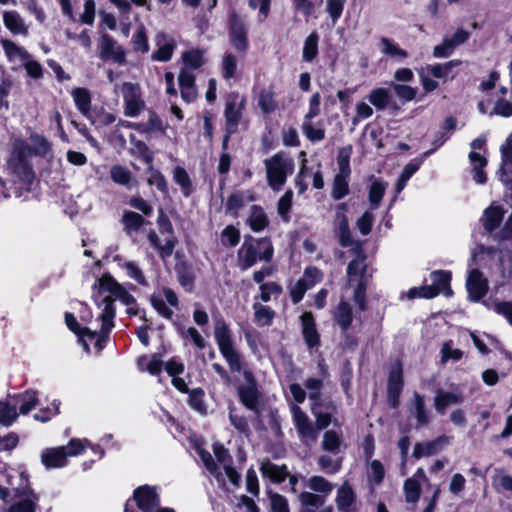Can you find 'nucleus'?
<instances>
[{
	"mask_svg": "<svg viewBox=\"0 0 512 512\" xmlns=\"http://www.w3.org/2000/svg\"><path fill=\"white\" fill-rule=\"evenodd\" d=\"M379 47L384 55L397 60H404L407 57V52L397 46L391 39L382 37L379 42Z\"/></svg>",
	"mask_w": 512,
	"mask_h": 512,
	"instance_id": "obj_29",
	"label": "nucleus"
},
{
	"mask_svg": "<svg viewBox=\"0 0 512 512\" xmlns=\"http://www.w3.org/2000/svg\"><path fill=\"white\" fill-rule=\"evenodd\" d=\"M469 159L474 164V172H475L474 179H475V181L480 184L485 183L487 178H486L485 173L483 172V168L487 164L486 158L476 152H470Z\"/></svg>",
	"mask_w": 512,
	"mask_h": 512,
	"instance_id": "obj_34",
	"label": "nucleus"
},
{
	"mask_svg": "<svg viewBox=\"0 0 512 512\" xmlns=\"http://www.w3.org/2000/svg\"><path fill=\"white\" fill-rule=\"evenodd\" d=\"M354 500H355V494L353 492V489L349 485V483L346 481L338 489L337 497H336L337 507L339 510H342L344 512H349L350 507L354 503Z\"/></svg>",
	"mask_w": 512,
	"mask_h": 512,
	"instance_id": "obj_24",
	"label": "nucleus"
},
{
	"mask_svg": "<svg viewBox=\"0 0 512 512\" xmlns=\"http://www.w3.org/2000/svg\"><path fill=\"white\" fill-rule=\"evenodd\" d=\"M122 221L124 229L128 233L131 231H138L145 222L144 218L140 214L132 211L124 212Z\"/></svg>",
	"mask_w": 512,
	"mask_h": 512,
	"instance_id": "obj_40",
	"label": "nucleus"
},
{
	"mask_svg": "<svg viewBox=\"0 0 512 512\" xmlns=\"http://www.w3.org/2000/svg\"><path fill=\"white\" fill-rule=\"evenodd\" d=\"M3 21L6 28L13 34L26 35L28 32V27L25 25L20 15L15 11L4 12Z\"/></svg>",
	"mask_w": 512,
	"mask_h": 512,
	"instance_id": "obj_22",
	"label": "nucleus"
},
{
	"mask_svg": "<svg viewBox=\"0 0 512 512\" xmlns=\"http://www.w3.org/2000/svg\"><path fill=\"white\" fill-rule=\"evenodd\" d=\"M334 319L342 331L346 332L353 321L351 306L346 302H340L334 313Z\"/></svg>",
	"mask_w": 512,
	"mask_h": 512,
	"instance_id": "obj_25",
	"label": "nucleus"
},
{
	"mask_svg": "<svg viewBox=\"0 0 512 512\" xmlns=\"http://www.w3.org/2000/svg\"><path fill=\"white\" fill-rule=\"evenodd\" d=\"M238 254L241 268L247 269L252 267L258 259L269 262L273 256V247L267 239L245 241Z\"/></svg>",
	"mask_w": 512,
	"mask_h": 512,
	"instance_id": "obj_5",
	"label": "nucleus"
},
{
	"mask_svg": "<svg viewBox=\"0 0 512 512\" xmlns=\"http://www.w3.org/2000/svg\"><path fill=\"white\" fill-rule=\"evenodd\" d=\"M293 421L300 439L307 445L316 442L318 433L308 416L298 405L292 407Z\"/></svg>",
	"mask_w": 512,
	"mask_h": 512,
	"instance_id": "obj_7",
	"label": "nucleus"
},
{
	"mask_svg": "<svg viewBox=\"0 0 512 512\" xmlns=\"http://www.w3.org/2000/svg\"><path fill=\"white\" fill-rule=\"evenodd\" d=\"M134 500L137 506L144 512H150L159 504V498L155 488L147 485L135 490Z\"/></svg>",
	"mask_w": 512,
	"mask_h": 512,
	"instance_id": "obj_13",
	"label": "nucleus"
},
{
	"mask_svg": "<svg viewBox=\"0 0 512 512\" xmlns=\"http://www.w3.org/2000/svg\"><path fill=\"white\" fill-rule=\"evenodd\" d=\"M305 387L309 391V399L313 402L312 405L318 406L320 401V391L323 387L322 380L309 378L305 382Z\"/></svg>",
	"mask_w": 512,
	"mask_h": 512,
	"instance_id": "obj_47",
	"label": "nucleus"
},
{
	"mask_svg": "<svg viewBox=\"0 0 512 512\" xmlns=\"http://www.w3.org/2000/svg\"><path fill=\"white\" fill-rule=\"evenodd\" d=\"M72 96L78 110L83 115H87L90 111L91 106V96L89 91L85 88H75L72 91Z\"/></svg>",
	"mask_w": 512,
	"mask_h": 512,
	"instance_id": "obj_31",
	"label": "nucleus"
},
{
	"mask_svg": "<svg viewBox=\"0 0 512 512\" xmlns=\"http://www.w3.org/2000/svg\"><path fill=\"white\" fill-rule=\"evenodd\" d=\"M466 286L469 292V297L473 301L480 300L486 294L488 289L487 280L483 278L482 273L477 269L470 272Z\"/></svg>",
	"mask_w": 512,
	"mask_h": 512,
	"instance_id": "obj_14",
	"label": "nucleus"
},
{
	"mask_svg": "<svg viewBox=\"0 0 512 512\" xmlns=\"http://www.w3.org/2000/svg\"><path fill=\"white\" fill-rule=\"evenodd\" d=\"M85 448L82 440L73 438L65 446L45 449L41 454V463L48 469L65 467L68 457L80 455Z\"/></svg>",
	"mask_w": 512,
	"mask_h": 512,
	"instance_id": "obj_3",
	"label": "nucleus"
},
{
	"mask_svg": "<svg viewBox=\"0 0 512 512\" xmlns=\"http://www.w3.org/2000/svg\"><path fill=\"white\" fill-rule=\"evenodd\" d=\"M267 181L274 191H279L284 186L287 176L294 170V162L282 153L273 155L264 161Z\"/></svg>",
	"mask_w": 512,
	"mask_h": 512,
	"instance_id": "obj_4",
	"label": "nucleus"
},
{
	"mask_svg": "<svg viewBox=\"0 0 512 512\" xmlns=\"http://www.w3.org/2000/svg\"><path fill=\"white\" fill-rule=\"evenodd\" d=\"M501 152L502 165L500 172L502 175H504L506 171H510L512 173V141L508 140L505 145L502 146Z\"/></svg>",
	"mask_w": 512,
	"mask_h": 512,
	"instance_id": "obj_50",
	"label": "nucleus"
},
{
	"mask_svg": "<svg viewBox=\"0 0 512 512\" xmlns=\"http://www.w3.org/2000/svg\"><path fill=\"white\" fill-rule=\"evenodd\" d=\"M432 285L439 290V293L444 294L446 297L452 295V289L450 287L451 274L446 271H435L431 274Z\"/></svg>",
	"mask_w": 512,
	"mask_h": 512,
	"instance_id": "obj_26",
	"label": "nucleus"
},
{
	"mask_svg": "<svg viewBox=\"0 0 512 512\" xmlns=\"http://www.w3.org/2000/svg\"><path fill=\"white\" fill-rule=\"evenodd\" d=\"M346 210V203H341L338 205L337 218L339 220V224L337 229V235L339 242L343 247H350L353 245L354 241L350 232L348 219L345 215Z\"/></svg>",
	"mask_w": 512,
	"mask_h": 512,
	"instance_id": "obj_15",
	"label": "nucleus"
},
{
	"mask_svg": "<svg viewBox=\"0 0 512 512\" xmlns=\"http://www.w3.org/2000/svg\"><path fill=\"white\" fill-rule=\"evenodd\" d=\"M149 185H154L162 193H167V182L164 176L157 170L150 169V176L148 177Z\"/></svg>",
	"mask_w": 512,
	"mask_h": 512,
	"instance_id": "obj_59",
	"label": "nucleus"
},
{
	"mask_svg": "<svg viewBox=\"0 0 512 512\" xmlns=\"http://www.w3.org/2000/svg\"><path fill=\"white\" fill-rule=\"evenodd\" d=\"M366 271L365 264V256L362 254H358V256L353 259L347 267V275L352 280L353 277L360 276L362 277Z\"/></svg>",
	"mask_w": 512,
	"mask_h": 512,
	"instance_id": "obj_46",
	"label": "nucleus"
},
{
	"mask_svg": "<svg viewBox=\"0 0 512 512\" xmlns=\"http://www.w3.org/2000/svg\"><path fill=\"white\" fill-rule=\"evenodd\" d=\"M258 105L263 113L269 114L278 108V103L274 99V94L271 91L262 90L258 97Z\"/></svg>",
	"mask_w": 512,
	"mask_h": 512,
	"instance_id": "obj_39",
	"label": "nucleus"
},
{
	"mask_svg": "<svg viewBox=\"0 0 512 512\" xmlns=\"http://www.w3.org/2000/svg\"><path fill=\"white\" fill-rule=\"evenodd\" d=\"M301 506L306 512H317L325 503V496L304 491L299 495Z\"/></svg>",
	"mask_w": 512,
	"mask_h": 512,
	"instance_id": "obj_23",
	"label": "nucleus"
},
{
	"mask_svg": "<svg viewBox=\"0 0 512 512\" xmlns=\"http://www.w3.org/2000/svg\"><path fill=\"white\" fill-rule=\"evenodd\" d=\"M148 240L150 244L158 251L162 259H166L172 255L177 243L176 238L171 236L166 239L164 244H161L158 234L154 230H151L148 233Z\"/></svg>",
	"mask_w": 512,
	"mask_h": 512,
	"instance_id": "obj_19",
	"label": "nucleus"
},
{
	"mask_svg": "<svg viewBox=\"0 0 512 512\" xmlns=\"http://www.w3.org/2000/svg\"><path fill=\"white\" fill-rule=\"evenodd\" d=\"M373 221L374 215L370 211L364 212L362 216L358 218L356 226L363 236L368 235L371 232Z\"/></svg>",
	"mask_w": 512,
	"mask_h": 512,
	"instance_id": "obj_54",
	"label": "nucleus"
},
{
	"mask_svg": "<svg viewBox=\"0 0 512 512\" xmlns=\"http://www.w3.org/2000/svg\"><path fill=\"white\" fill-rule=\"evenodd\" d=\"M174 181L181 187L184 196H189L192 191V182L187 171L181 167L176 166L173 171Z\"/></svg>",
	"mask_w": 512,
	"mask_h": 512,
	"instance_id": "obj_33",
	"label": "nucleus"
},
{
	"mask_svg": "<svg viewBox=\"0 0 512 512\" xmlns=\"http://www.w3.org/2000/svg\"><path fill=\"white\" fill-rule=\"evenodd\" d=\"M111 178L119 184H127L131 179L130 172L122 166H114L111 169Z\"/></svg>",
	"mask_w": 512,
	"mask_h": 512,
	"instance_id": "obj_60",
	"label": "nucleus"
},
{
	"mask_svg": "<svg viewBox=\"0 0 512 512\" xmlns=\"http://www.w3.org/2000/svg\"><path fill=\"white\" fill-rule=\"evenodd\" d=\"M244 378L246 383L238 389L239 398L246 408L259 415L260 393L256 387V381L249 371L244 372Z\"/></svg>",
	"mask_w": 512,
	"mask_h": 512,
	"instance_id": "obj_8",
	"label": "nucleus"
},
{
	"mask_svg": "<svg viewBox=\"0 0 512 512\" xmlns=\"http://www.w3.org/2000/svg\"><path fill=\"white\" fill-rule=\"evenodd\" d=\"M341 443L342 442L338 434L333 430H329L324 433L321 445L323 450L325 451L331 453H338L340 450Z\"/></svg>",
	"mask_w": 512,
	"mask_h": 512,
	"instance_id": "obj_42",
	"label": "nucleus"
},
{
	"mask_svg": "<svg viewBox=\"0 0 512 512\" xmlns=\"http://www.w3.org/2000/svg\"><path fill=\"white\" fill-rule=\"evenodd\" d=\"M387 188V183L380 179H376L369 187L368 199L372 209H377L382 201Z\"/></svg>",
	"mask_w": 512,
	"mask_h": 512,
	"instance_id": "obj_28",
	"label": "nucleus"
},
{
	"mask_svg": "<svg viewBox=\"0 0 512 512\" xmlns=\"http://www.w3.org/2000/svg\"><path fill=\"white\" fill-rule=\"evenodd\" d=\"M230 40L236 50L245 52L248 48L247 30L244 22L236 13L230 15Z\"/></svg>",
	"mask_w": 512,
	"mask_h": 512,
	"instance_id": "obj_9",
	"label": "nucleus"
},
{
	"mask_svg": "<svg viewBox=\"0 0 512 512\" xmlns=\"http://www.w3.org/2000/svg\"><path fill=\"white\" fill-rule=\"evenodd\" d=\"M292 191L288 190L278 201V213L287 220L288 212L292 204Z\"/></svg>",
	"mask_w": 512,
	"mask_h": 512,
	"instance_id": "obj_63",
	"label": "nucleus"
},
{
	"mask_svg": "<svg viewBox=\"0 0 512 512\" xmlns=\"http://www.w3.org/2000/svg\"><path fill=\"white\" fill-rule=\"evenodd\" d=\"M352 154V146L348 145L339 149L337 156V164L339 172L337 174L350 175V157Z\"/></svg>",
	"mask_w": 512,
	"mask_h": 512,
	"instance_id": "obj_41",
	"label": "nucleus"
},
{
	"mask_svg": "<svg viewBox=\"0 0 512 512\" xmlns=\"http://www.w3.org/2000/svg\"><path fill=\"white\" fill-rule=\"evenodd\" d=\"M313 281L308 282L306 279H299L291 289V299L294 303H298L303 298L305 292L312 287Z\"/></svg>",
	"mask_w": 512,
	"mask_h": 512,
	"instance_id": "obj_49",
	"label": "nucleus"
},
{
	"mask_svg": "<svg viewBox=\"0 0 512 512\" xmlns=\"http://www.w3.org/2000/svg\"><path fill=\"white\" fill-rule=\"evenodd\" d=\"M108 292L110 295L106 296L102 300V304L104 305L103 311L99 316V319L102 322L100 335L97 340L96 345L99 349L102 348L101 342H104L108 338V334L113 324V318L115 316V309L113 306L114 300L121 301L124 305L130 306L135 303L134 297L127 292V290L120 285L115 279L110 275H104L99 280V293Z\"/></svg>",
	"mask_w": 512,
	"mask_h": 512,
	"instance_id": "obj_1",
	"label": "nucleus"
},
{
	"mask_svg": "<svg viewBox=\"0 0 512 512\" xmlns=\"http://www.w3.org/2000/svg\"><path fill=\"white\" fill-rule=\"evenodd\" d=\"M182 59L186 66H189L193 69L199 68L204 63L202 53L198 50L184 52Z\"/></svg>",
	"mask_w": 512,
	"mask_h": 512,
	"instance_id": "obj_53",
	"label": "nucleus"
},
{
	"mask_svg": "<svg viewBox=\"0 0 512 512\" xmlns=\"http://www.w3.org/2000/svg\"><path fill=\"white\" fill-rule=\"evenodd\" d=\"M307 486L310 490L323 496L330 494L333 490V485L322 476H312L308 480Z\"/></svg>",
	"mask_w": 512,
	"mask_h": 512,
	"instance_id": "obj_36",
	"label": "nucleus"
},
{
	"mask_svg": "<svg viewBox=\"0 0 512 512\" xmlns=\"http://www.w3.org/2000/svg\"><path fill=\"white\" fill-rule=\"evenodd\" d=\"M1 44L5 50L6 55L10 60L18 59L22 62H26L30 57V54L22 47L16 45L14 42L8 39H3Z\"/></svg>",
	"mask_w": 512,
	"mask_h": 512,
	"instance_id": "obj_30",
	"label": "nucleus"
},
{
	"mask_svg": "<svg viewBox=\"0 0 512 512\" xmlns=\"http://www.w3.org/2000/svg\"><path fill=\"white\" fill-rule=\"evenodd\" d=\"M373 114L372 107L365 103L359 102L356 104V115L352 119V123L356 125L360 119H367Z\"/></svg>",
	"mask_w": 512,
	"mask_h": 512,
	"instance_id": "obj_62",
	"label": "nucleus"
},
{
	"mask_svg": "<svg viewBox=\"0 0 512 512\" xmlns=\"http://www.w3.org/2000/svg\"><path fill=\"white\" fill-rule=\"evenodd\" d=\"M18 413L15 405L0 401V424L10 426L17 419Z\"/></svg>",
	"mask_w": 512,
	"mask_h": 512,
	"instance_id": "obj_38",
	"label": "nucleus"
},
{
	"mask_svg": "<svg viewBox=\"0 0 512 512\" xmlns=\"http://www.w3.org/2000/svg\"><path fill=\"white\" fill-rule=\"evenodd\" d=\"M244 100L239 105L235 101H229L225 108V119L226 128L228 133H235L237 131L238 123L242 116V110L244 108Z\"/></svg>",
	"mask_w": 512,
	"mask_h": 512,
	"instance_id": "obj_17",
	"label": "nucleus"
},
{
	"mask_svg": "<svg viewBox=\"0 0 512 512\" xmlns=\"http://www.w3.org/2000/svg\"><path fill=\"white\" fill-rule=\"evenodd\" d=\"M260 290V298L263 302H268L271 299V296H279L282 292V288L275 282L261 284Z\"/></svg>",
	"mask_w": 512,
	"mask_h": 512,
	"instance_id": "obj_51",
	"label": "nucleus"
},
{
	"mask_svg": "<svg viewBox=\"0 0 512 512\" xmlns=\"http://www.w3.org/2000/svg\"><path fill=\"white\" fill-rule=\"evenodd\" d=\"M449 443V437L442 435L428 442L416 443L413 450V457L420 459L422 457L432 456L441 451Z\"/></svg>",
	"mask_w": 512,
	"mask_h": 512,
	"instance_id": "obj_12",
	"label": "nucleus"
},
{
	"mask_svg": "<svg viewBox=\"0 0 512 512\" xmlns=\"http://www.w3.org/2000/svg\"><path fill=\"white\" fill-rule=\"evenodd\" d=\"M408 411L411 416L417 420V428L429 424L430 416L426 409L424 396L414 392L412 398L408 401Z\"/></svg>",
	"mask_w": 512,
	"mask_h": 512,
	"instance_id": "obj_11",
	"label": "nucleus"
},
{
	"mask_svg": "<svg viewBox=\"0 0 512 512\" xmlns=\"http://www.w3.org/2000/svg\"><path fill=\"white\" fill-rule=\"evenodd\" d=\"M495 312L503 315L508 322L512 325V302L502 301L496 302L493 305Z\"/></svg>",
	"mask_w": 512,
	"mask_h": 512,
	"instance_id": "obj_64",
	"label": "nucleus"
},
{
	"mask_svg": "<svg viewBox=\"0 0 512 512\" xmlns=\"http://www.w3.org/2000/svg\"><path fill=\"white\" fill-rule=\"evenodd\" d=\"M214 336L219 350L227 361L230 369L239 372L242 368L240 355L233 347L229 328L224 321L219 320L216 322Z\"/></svg>",
	"mask_w": 512,
	"mask_h": 512,
	"instance_id": "obj_6",
	"label": "nucleus"
},
{
	"mask_svg": "<svg viewBox=\"0 0 512 512\" xmlns=\"http://www.w3.org/2000/svg\"><path fill=\"white\" fill-rule=\"evenodd\" d=\"M100 57L103 60L112 59L119 64L125 62L124 50L118 46L116 41L108 34H103L100 37Z\"/></svg>",
	"mask_w": 512,
	"mask_h": 512,
	"instance_id": "obj_10",
	"label": "nucleus"
},
{
	"mask_svg": "<svg viewBox=\"0 0 512 512\" xmlns=\"http://www.w3.org/2000/svg\"><path fill=\"white\" fill-rule=\"evenodd\" d=\"M463 401L464 396L461 393L439 390L434 397V408L439 414L443 415L447 406L461 404Z\"/></svg>",
	"mask_w": 512,
	"mask_h": 512,
	"instance_id": "obj_16",
	"label": "nucleus"
},
{
	"mask_svg": "<svg viewBox=\"0 0 512 512\" xmlns=\"http://www.w3.org/2000/svg\"><path fill=\"white\" fill-rule=\"evenodd\" d=\"M463 353L459 349H452L451 342H445L441 348V363L445 364L449 359L458 361L462 358Z\"/></svg>",
	"mask_w": 512,
	"mask_h": 512,
	"instance_id": "obj_56",
	"label": "nucleus"
},
{
	"mask_svg": "<svg viewBox=\"0 0 512 512\" xmlns=\"http://www.w3.org/2000/svg\"><path fill=\"white\" fill-rule=\"evenodd\" d=\"M318 53V35L316 33H311L305 40L304 48H303V60L310 62L312 61Z\"/></svg>",
	"mask_w": 512,
	"mask_h": 512,
	"instance_id": "obj_43",
	"label": "nucleus"
},
{
	"mask_svg": "<svg viewBox=\"0 0 512 512\" xmlns=\"http://www.w3.org/2000/svg\"><path fill=\"white\" fill-rule=\"evenodd\" d=\"M146 360L147 358L145 356H141L138 359V366L140 369H145L152 375L158 374L161 371L163 361L159 355L153 354L149 363L144 367Z\"/></svg>",
	"mask_w": 512,
	"mask_h": 512,
	"instance_id": "obj_48",
	"label": "nucleus"
},
{
	"mask_svg": "<svg viewBox=\"0 0 512 512\" xmlns=\"http://www.w3.org/2000/svg\"><path fill=\"white\" fill-rule=\"evenodd\" d=\"M302 129L304 134L310 141H321L325 137L324 130L320 128H314L311 121H304Z\"/></svg>",
	"mask_w": 512,
	"mask_h": 512,
	"instance_id": "obj_57",
	"label": "nucleus"
},
{
	"mask_svg": "<svg viewBox=\"0 0 512 512\" xmlns=\"http://www.w3.org/2000/svg\"><path fill=\"white\" fill-rule=\"evenodd\" d=\"M198 454L201 460L203 461L204 465L206 466L207 470L216 478V480L223 481V475L219 470V467L217 466L216 462L214 461L212 455L204 449H199Z\"/></svg>",
	"mask_w": 512,
	"mask_h": 512,
	"instance_id": "obj_44",
	"label": "nucleus"
},
{
	"mask_svg": "<svg viewBox=\"0 0 512 512\" xmlns=\"http://www.w3.org/2000/svg\"><path fill=\"white\" fill-rule=\"evenodd\" d=\"M261 473L263 476L268 477L273 482L280 483L288 476V471L285 465H276L269 460L263 461L261 464Z\"/></svg>",
	"mask_w": 512,
	"mask_h": 512,
	"instance_id": "obj_21",
	"label": "nucleus"
},
{
	"mask_svg": "<svg viewBox=\"0 0 512 512\" xmlns=\"http://www.w3.org/2000/svg\"><path fill=\"white\" fill-rule=\"evenodd\" d=\"M24 403L20 406L21 414H28L38 405V398L35 391H27L24 395Z\"/></svg>",
	"mask_w": 512,
	"mask_h": 512,
	"instance_id": "obj_61",
	"label": "nucleus"
},
{
	"mask_svg": "<svg viewBox=\"0 0 512 512\" xmlns=\"http://www.w3.org/2000/svg\"><path fill=\"white\" fill-rule=\"evenodd\" d=\"M31 140L34 144V147L31 148V154L45 155L49 151L50 145L44 137L40 135H32Z\"/></svg>",
	"mask_w": 512,
	"mask_h": 512,
	"instance_id": "obj_58",
	"label": "nucleus"
},
{
	"mask_svg": "<svg viewBox=\"0 0 512 512\" xmlns=\"http://www.w3.org/2000/svg\"><path fill=\"white\" fill-rule=\"evenodd\" d=\"M404 492L406 501L409 503H416L420 498L421 487L418 481L413 478H408L404 482Z\"/></svg>",
	"mask_w": 512,
	"mask_h": 512,
	"instance_id": "obj_45",
	"label": "nucleus"
},
{
	"mask_svg": "<svg viewBox=\"0 0 512 512\" xmlns=\"http://www.w3.org/2000/svg\"><path fill=\"white\" fill-rule=\"evenodd\" d=\"M350 175L336 174L333 180L331 196L335 200L342 199L349 193L348 180Z\"/></svg>",
	"mask_w": 512,
	"mask_h": 512,
	"instance_id": "obj_32",
	"label": "nucleus"
},
{
	"mask_svg": "<svg viewBox=\"0 0 512 512\" xmlns=\"http://www.w3.org/2000/svg\"><path fill=\"white\" fill-rule=\"evenodd\" d=\"M505 210L498 205H491L484 210L482 222L486 231L492 232L503 220Z\"/></svg>",
	"mask_w": 512,
	"mask_h": 512,
	"instance_id": "obj_18",
	"label": "nucleus"
},
{
	"mask_svg": "<svg viewBox=\"0 0 512 512\" xmlns=\"http://www.w3.org/2000/svg\"><path fill=\"white\" fill-rule=\"evenodd\" d=\"M439 293V290L435 288L434 285H427L420 288H412L408 292L409 298H415V297H422V298H433L437 296Z\"/></svg>",
	"mask_w": 512,
	"mask_h": 512,
	"instance_id": "obj_52",
	"label": "nucleus"
},
{
	"mask_svg": "<svg viewBox=\"0 0 512 512\" xmlns=\"http://www.w3.org/2000/svg\"><path fill=\"white\" fill-rule=\"evenodd\" d=\"M368 100L376 109L384 110L389 104L390 95L386 89L377 88L370 92Z\"/></svg>",
	"mask_w": 512,
	"mask_h": 512,
	"instance_id": "obj_35",
	"label": "nucleus"
},
{
	"mask_svg": "<svg viewBox=\"0 0 512 512\" xmlns=\"http://www.w3.org/2000/svg\"><path fill=\"white\" fill-rule=\"evenodd\" d=\"M249 223L251 229L256 232L263 230L267 226L268 220L262 208L258 206L251 208Z\"/></svg>",
	"mask_w": 512,
	"mask_h": 512,
	"instance_id": "obj_37",
	"label": "nucleus"
},
{
	"mask_svg": "<svg viewBox=\"0 0 512 512\" xmlns=\"http://www.w3.org/2000/svg\"><path fill=\"white\" fill-rule=\"evenodd\" d=\"M392 89L394 93L403 101H411L416 96V89L403 84L392 83Z\"/></svg>",
	"mask_w": 512,
	"mask_h": 512,
	"instance_id": "obj_55",
	"label": "nucleus"
},
{
	"mask_svg": "<svg viewBox=\"0 0 512 512\" xmlns=\"http://www.w3.org/2000/svg\"><path fill=\"white\" fill-rule=\"evenodd\" d=\"M302 320V332L306 344L309 347H314L319 344V335L317 333L314 318L311 313H304L301 316Z\"/></svg>",
	"mask_w": 512,
	"mask_h": 512,
	"instance_id": "obj_20",
	"label": "nucleus"
},
{
	"mask_svg": "<svg viewBox=\"0 0 512 512\" xmlns=\"http://www.w3.org/2000/svg\"><path fill=\"white\" fill-rule=\"evenodd\" d=\"M403 371L400 363L395 364L388 377L387 393H401L403 389Z\"/></svg>",
	"mask_w": 512,
	"mask_h": 512,
	"instance_id": "obj_27",
	"label": "nucleus"
},
{
	"mask_svg": "<svg viewBox=\"0 0 512 512\" xmlns=\"http://www.w3.org/2000/svg\"><path fill=\"white\" fill-rule=\"evenodd\" d=\"M31 155V147L21 140L13 143L12 154L8 160L7 168L14 182L31 184L35 178L34 171L28 161Z\"/></svg>",
	"mask_w": 512,
	"mask_h": 512,
	"instance_id": "obj_2",
	"label": "nucleus"
}]
</instances>
